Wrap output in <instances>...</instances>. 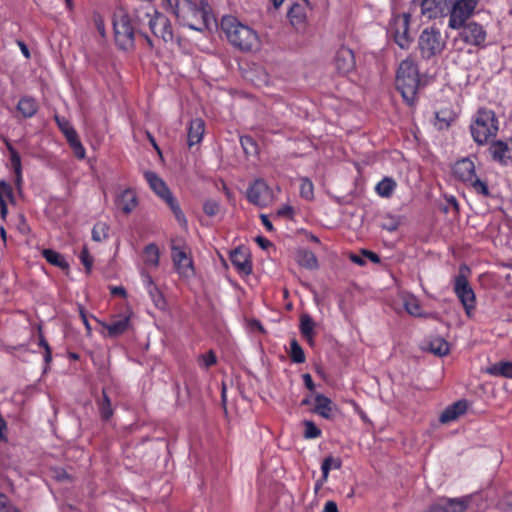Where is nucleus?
<instances>
[{"instance_id": "f257e3e1", "label": "nucleus", "mask_w": 512, "mask_h": 512, "mask_svg": "<svg viewBox=\"0 0 512 512\" xmlns=\"http://www.w3.org/2000/svg\"><path fill=\"white\" fill-rule=\"evenodd\" d=\"M171 8L177 20L192 30L203 31L210 21V5L206 0L196 3L192 0H163Z\"/></svg>"}, {"instance_id": "f03ea898", "label": "nucleus", "mask_w": 512, "mask_h": 512, "mask_svg": "<svg viewBox=\"0 0 512 512\" xmlns=\"http://www.w3.org/2000/svg\"><path fill=\"white\" fill-rule=\"evenodd\" d=\"M220 27L228 42L242 52H250L259 45L257 32L234 16H223Z\"/></svg>"}, {"instance_id": "7ed1b4c3", "label": "nucleus", "mask_w": 512, "mask_h": 512, "mask_svg": "<svg viewBox=\"0 0 512 512\" xmlns=\"http://www.w3.org/2000/svg\"><path fill=\"white\" fill-rule=\"evenodd\" d=\"M419 83L417 64L411 59L403 60L397 69L395 86L404 101L410 106L418 100Z\"/></svg>"}, {"instance_id": "20e7f679", "label": "nucleus", "mask_w": 512, "mask_h": 512, "mask_svg": "<svg viewBox=\"0 0 512 512\" xmlns=\"http://www.w3.org/2000/svg\"><path fill=\"white\" fill-rule=\"evenodd\" d=\"M114 39L121 50H130L135 44V24L133 17L123 7L114 10L112 17Z\"/></svg>"}, {"instance_id": "39448f33", "label": "nucleus", "mask_w": 512, "mask_h": 512, "mask_svg": "<svg viewBox=\"0 0 512 512\" xmlns=\"http://www.w3.org/2000/svg\"><path fill=\"white\" fill-rule=\"evenodd\" d=\"M144 178L146 179L147 183L149 184V187L151 190L160 198L162 199L166 205L169 207L171 212L173 213L176 221L182 228H187L188 221L187 218L182 211L179 202L177 199L173 196L171 190L166 185L164 180L160 178L155 172L153 171H146L144 173Z\"/></svg>"}, {"instance_id": "423d86ee", "label": "nucleus", "mask_w": 512, "mask_h": 512, "mask_svg": "<svg viewBox=\"0 0 512 512\" xmlns=\"http://www.w3.org/2000/svg\"><path fill=\"white\" fill-rule=\"evenodd\" d=\"M410 13L395 14L389 22L388 33L401 49H408L413 42L410 33Z\"/></svg>"}, {"instance_id": "0eeeda50", "label": "nucleus", "mask_w": 512, "mask_h": 512, "mask_svg": "<svg viewBox=\"0 0 512 512\" xmlns=\"http://www.w3.org/2000/svg\"><path fill=\"white\" fill-rule=\"evenodd\" d=\"M420 53L423 58L430 59L431 57L440 54L444 47L445 42L442 39L439 29L433 27L425 28L418 41Z\"/></svg>"}, {"instance_id": "6e6552de", "label": "nucleus", "mask_w": 512, "mask_h": 512, "mask_svg": "<svg viewBox=\"0 0 512 512\" xmlns=\"http://www.w3.org/2000/svg\"><path fill=\"white\" fill-rule=\"evenodd\" d=\"M479 0H453L452 7L449 8L448 26L451 29L459 30L463 24L474 14Z\"/></svg>"}, {"instance_id": "1a4fd4ad", "label": "nucleus", "mask_w": 512, "mask_h": 512, "mask_svg": "<svg viewBox=\"0 0 512 512\" xmlns=\"http://www.w3.org/2000/svg\"><path fill=\"white\" fill-rule=\"evenodd\" d=\"M246 199L257 207L265 208L273 202L274 193L264 179L258 178L248 186Z\"/></svg>"}, {"instance_id": "9d476101", "label": "nucleus", "mask_w": 512, "mask_h": 512, "mask_svg": "<svg viewBox=\"0 0 512 512\" xmlns=\"http://www.w3.org/2000/svg\"><path fill=\"white\" fill-rule=\"evenodd\" d=\"M463 268H460V272H462ZM454 292L463 305L466 315L471 317L476 307V297L467 278L462 273L454 279Z\"/></svg>"}, {"instance_id": "9b49d317", "label": "nucleus", "mask_w": 512, "mask_h": 512, "mask_svg": "<svg viewBox=\"0 0 512 512\" xmlns=\"http://www.w3.org/2000/svg\"><path fill=\"white\" fill-rule=\"evenodd\" d=\"M171 258L175 271L180 277L190 278L195 275L192 256L184 246L171 244Z\"/></svg>"}, {"instance_id": "f8f14e48", "label": "nucleus", "mask_w": 512, "mask_h": 512, "mask_svg": "<svg viewBox=\"0 0 512 512\" xmlns=\"http://www.w3.org/2000/svg\"><path fill=\"white\" fill-rule=\"evenodd\" d=\"M147 16L149 17L148 26L153 35L165 43H173L174 33L169 18L157 10H154L153 14L147 13Z\"/></svg>"}, {"instance_id": "ddd939ff", "label": "nucleus", "mask_w": 512, "mask_h": 512, "mask_svg": "<svg viewBox=\"0 0 512 512\" xmlns=\"http://www.w3.org/2000/svg\"><path fill=\"white\" fill-rule=\"evenodd\" d=\"M453 0H421V15L427 20L448 16Z\"/></svg>"}, {"instance_id": "4468645a", "label": "nucleus", "mask_w": 512, "mask_h": 512, "mask_svg": "<svg viewBox=\"0 0 512 512\" xmlns=\"http://www.w3.org/2000/svg\"><path fill=\"white\" fill-rule=\"evenodd\" d=\"M460 109L451 103H444L435 110V125L439 128H449L457 125Z\"/></svg>"}, {"instance_id": "2eb2a0df", "label": "nucleus", "mask_w": 512, "mask_h": 512, "mask_svg": "<svg viewBox=\"0 0 512 512\" xmlns=\"http://www.w3.org/2000/svg\"><path fill=\"white\" fill-rule=\"evenodd\" d=\"M459 37L469 45L480 46L486 40V31L476 22H468L460 28Z\"/></svg>"}, {"instance_id": "dca6fc26", "label": "nucleus", "mask_w": 512, "mask_h": 512, "mask_svg": "<svg viewBox=\"0 0 512 512\" xmlns=\"http://www.w3.org/2000/svg\"><path fill=\"white\" fill-rule=\"evenodd\" d=\"M334 64L340 74H348L355 68L354 52L347 47H340L335 54Z\"/></svg>"}, {"instance_id": "f3484780", "label": "nucleus", "mask_w": 512, "mask_h": 512, "mask_svg": "<svg viewBox=\"0 0 512 512\" xmlns=\"http://www.w3.org/2000/svg\"><path fill=\"white\" fill-rule=\"evenodd\" d=\"M230 261L238 273L250 275L252 273V262L249 253L242 248H235L230 253Z\"/></svg>"}, {"instance_id": "a211bd4d", "label": "nucleus", "mask_w": 512, "mask_h": 512, "mask_svg": "<svg viewBox=\"0 0 512 512\" xmlns=\"http://www.w3.org/2000/svg\"><path fill=\"white\" fill-rule=\"evenodd\" d=\"M454 176L467 184L476 176L475 164L470 158H462L453 165Z\"/></svg>"}, {"instance_id": "6ab92c4d", "label": "nucleus", "mask_w": 512, "mask_h": 512, "mask_svg": "<svg viewBox=\"0 0 512 512\" xmlns=\"http://www.w3.org/2000/svg\"><path fill=\"white\" fill-rule=\"evenodd\" d=\"M307 6L306 3H294L288 10L287 17L290 24L296 30H303L307 24Z\"/></svg>"}, {"instance_id": "aec40b11", "label": "nucleus", "mask_w": 512, "mask_h": 512, "mask_svg": "<svg viewBox=\"0 0 512 512\" xmlns=\"http://www.w3.org/2000/svg\"><path fill=\"white\" fill-rule=\"evenodd\" d=\"M115 205L124 214H130L138 205L136 192L131 188L125 189L116 197Z\"/></svg>"}, {"instance_id": "412c9836", "label": "nucleus", "mask_w": 512, "mask_h": 512, "mask_svg": "<svg viewBox=\"0 0 512 512\" xmlns=\"http://www.w3.org/2000/svg\"><path fill=\"white\" fill-rule=\"evenodd\" d=\"M468 409L467 400H458L457 402L447 406L439 417L442 424H447L458 419L465 414Z\"/></svg>"}, {"instance_id": "4be33fe9", "label": "nucleus", "mask_w": 512, "mask_h": 512, "mask_svg": "<svg viewBox=\"0 0 512 512\" xmlns=\"http://www.w3.org/2000/svg\"><path fill=\"white\" fill-rule=\"evenodd\" d=\"M334 404L330 398L324 394L317 393L314 396V408L311 410L324 419L330 420L333 417Z\"/></svg>"}, {"instance_id": "5701e85b", "label": "nucleus", "mask_w": 512, "mask_h": 512, "mask_svg": "<svg viewBox=\"0 0 512 512\" xmlns=\"http://www.w3.org/2000/svg\"><path fill=\"white\" fill-rule=\"evenodd\" d=\"M466 504L457 499H441L432 504L425 512H464Z\"/></svg>"}, {"instance_id": "b1692460", "label": "nucleus", "mask_w": 512, "mask_h": 512, "mask_svg": "<svg viewBox=\"0 0 512 512\" xmlns=\"http://www.w3.org/2000/svg\"><path fill=\"white\" fill-rule=\"evenodd\" d=\"M473 122L481 128H498V119L493 110L479 108L473 117Z\"/></svg>"}, {"instance_id": "393cba45", "label": "nucleus", "mask_w": 512, "mask_h": 512, "mask_svg": "<svg viewBox=\"0 0 512 512\" xmlns=\"http://www.w3.org/2000/svg\"><path fill=\"white\" fill-rule=\"evenodd\" d=\"M65 136L69 147L71 148L74 156L78 160H83L86 157V149L83 146L79 135L77 134V130H61Z\"/></svg>"}, {"instance_id": "a878e982", "label": "nucleus", "mask_w": 512, "mask_h": 512, "mask_svg": "<svg viewBox=\"0 0 512 512\" xmlns=\"http://www.w3.org/2000/svg\"><path fill=\"white\" fill-rule=\"evenodd\" d=\"M7 200L14 202L13 188L9 183L0 181V217L3 221L8 215Z\"/></svg>"}, {"instance_id": "bb28decb", "label": "nucleus", "mask_w": 512, "mask_h": 512, "mask_svg": "<svg viewBox=\"0 0 512 512\" xmlns=\"http://www.w3.org/2000/svg\"><path fill=\"white\" fill-rule=\"evenodd\" d=\"M102 325L105 329H107L109 337H117L124 334L128 330L130 325V317L123 316L113 320L111 323H103Z\"/></svg>"}, {"instance_id": "cd10ccee", "label": "nucleus", "mask_w": 512, "mask_h": 512, "mask_svg": "<svg viewBox=\"0 0 512 512\" xmlns=\"http://www.w3.org/2000/svg\"><path fill=\"white\" fill-rule=\"evenodd\" d=\"M5 144L10 153V163H11V168L13 169V172L15 174L16 185L19 186L22 182L21 158H20L19 153L16 151V149L13 147V145L8 140H5Z\"/></svg>"}, {"instance_id": "c85d7f7f", "label": "nucleus", "mask_w": 512, "mask_h": 512, "mask_svg": "<svg viewBox=\"0 0 512 512\" xmlns=\"http://www.w3.org/2000/svg\"><path fill=\"white\" fill-rule=\"evenodd\" d=\"M491 153L494 160H497L501 163H506L507 160L511 159L510 155L511 150L508 144L501 140H496L492 142Z\"/></svg>"}, {"instance_id": "c756f323", "label": "nucleus", "mask_w": 512, "mask_h": 512, "mask_svg": "<svg viewBox=\"0 0 512 512\" xmlns=\"http://www.w3.org/2000/svg\"><path fill=\"white\" fill-rule=\"evenodd\" d=\"M143 261L146 266L158 268L160 261V251L156 244L150 243L143 250Z\"/></svg>"}, {"instance_id": "7c9ffc66", "label": "nucleus", "mask_w": 512, "mask_h": 512, "mask_svg": "<svg viewBox=\"0 0 512 512\" xmlns=\"http://www.w3.org/2000/svg\"><path fill=\"white\" fill-rule=\"evenodd\" d=\"M97 407L103 421H108L112 418L114 409L105 389L102 390V397L97 400Z\"/></svg>"}, {"instance_id": "2f4dec72", "label": "nucleus", "mask_w": 512, "mask_h": 512, "mask_svg": "<svg viewBox=\"0 0 512 512\" xmlns=\"http://www.w3.org/2000/svg\"><path fill=\"white\" fill-rule=\"evenodd\" d=\"M397 183L392 177H384L375 186L376 193L383 198H390L396 190Z\"/></svg>"}, {"instance_id": "473e14b6", "label": "nucleus", "mask_w": 512, "mask_h": 512, "mask_svg": "<svg viewBox=\"0 0 512 512\" xmlns=\"http://www.w3.org/2000/svg\"><path fill=\"white\" fill-rule=\"evenodd\" d=\"M17 109L24 117H32L38 110V103L33 97L25 96L19 100Z\"/></svg>"}, {"instance_id": "72a5a7b5", "label": "nucleus", "mask_w": 512, "mask_h": 512, "mask_svg": "<svg viewBox=\"0 0 512 512\" xmlns=\"http://www.w3.org/2000/svg\"><path fill=\"white\" fill-rule=\"evenodd\" d=\"M42 255L45 258V260L53 265L56 266L62 270L68 269L69 264L65 260V258L57 251H54L52 249H44L42 251Z\"/></svg>"}, {"instance_id": "f704fd0d", "label": "nucleus", "mask_w": 512, "mask_h": 512, "mask_svg": "<svg viewBox=\"0 0 512 512\" xmlns=\"http://www.w3.org/2000/svg\"><path fill=\"white\" fill-rule=\"evenodd\" d=\"M297 262L300 266L311 270L318 267V260L315 254L305 249L297 253Z\"/></svg>"}, {"instance_id": "c9c22d12", "label": "nucleus", "mask_w": 512, "mask_h": 512, "mask_svg": "<svg viewBox=\"0 0 512 512\" xmlns=\"http://www.w3.org/2000/svg\"><path fill=\"white\" fill-rule=\"evenodd\" d=\"M489 373L493 376H501L512 379V362L500 361L492 365Z\"/></svg>"}, {"instance_id": "e433bc0d", "label": "nucleus", "mask_w": 512, "mask_h": 512, "mask_svg": "<svg viewBox=\"0 0 512 512\" xmlns=\"http://www.w3.org/2000/svg\"><path fill=\"white\" fill-rule=\"evenodd\" d=\"M466 185H468L472 191L482 197L488 198L491 197L492 194L488 187V183L486 181L481 180L477 175L470 180Z\"/></svg>"}, {"instance_id": "4c0bfd02", "label": "nucleus", "mask_w": 512, "mask_h": 512, "mask_svg": "<svg viewBox=\"0 0 512 512\" xmlns=\"http://www.w3.org/2000/svg\"><path fill=\"white\" fill-rule=\"evenodd\" d=\"M314 321L308 314H303L300 317V331L304 338L310 343L313 341L314 334Z\"/></svg>"}, {"instance_id": "58836bf2", "label": "nucleus", "mask_w": 512, "mask_h": 512, "mask_svg": "<svg viewBox=\"0 0 512 512\" xmlns=\"http://www.w3.org/2000/svg\"><path fill=\"white\" fill-rule=\"evenodd\" d=\"M299 185L300 197L306 201L314 200V184L308 177H301Z\"/></svg>"}, {"instance_id": "ea45409f", "label": "nucleus", "mask_w": 512, "mask_h": 512, "mask_svg": "<svg viewBox=\"0 0 512 512\" xmlns=\"http://www.w3.org/2000/svg\"><path fill=\"white\" fill-rule=\"evenodd\" d=\"M342 467V461L338 457L327 456L324 458L321 464V472L323 474V480H328L329 473L332 469H340Z\"/></svg>"}, {"instance_id": "a19ab883", "label": "nucleus", "mask_w": 512, "mask_h": 512, "mask_svg": "<svg viewBox=\"0 0 512 512\" xmlns=\"http://www.w3.org/2000/svg\"><path fill=\"white\" fill-rule=\"evenodd\" d=\"M240 143L247 156H256L259 153V146L255 139L248 135L240 136Z\"/></svg>"}, {"instance_id": "79ce46f5", "label": "nucleus", "mask_w": 512, "mask_h": 512, "mask_svg": "<svg viewBox=\"0 0 512 512\" xmlns=\"http://www.w3.org/2000/svg\"><path fill=\"white\" fill-rule=\"evenodd\" d=\"M474 141L479 145H485L496 137L497 130H470Z\"/></svg>"}, {"instance_id": "37998d69", "label": "nucleus", "mask_w": 512, "mask_h": 512, "mask_svg": "<svg viewBox=\"0 0 512 512\" xmlns=\"http://www.w3.org/2000/svg\"><path fill=\"white\" fill-rule=\"evenodd\" d=\"M289 356L291 361L297 364L304 363L306 360L304 350L296 339L290 341Z\"/></svg>"}, {"instance_id": "c03bdc74", "label": "nucleus", "mask_w": 512, "mask_h": 512, "mask_svg": "<svg viewBox=\"0 0 512 512\" xmlns=\"http://www.w3.org/2000/svg\"><path fill=\"white\" fill-rule=\"evenodd\" d=\"M429 347L430 351L438 356H444L449 353V344L445 339L441 337H437L431 340Z\"/></svg>"}, {"instance_id": "a18cd8bd", "label": "nucleus", "mask_w": 512, "mask_h": 512, "mask_svg": "<svg viewBox=\"0 0 512 512\" xmlns=\"http://www.w3.org/2000/svg\"><path fill=\"white\" fill-rule=\"evenodd\" d=\"M110 227L105 222H97L92 229V239L101 242L108 238Z\"/></svg>"}, {"instance_id": "49530a36", "label": "nucleus", "mask_w": 512, "mask_h": 512, "mask_svg": "<svg viewBox=\"0 0 512 512\" xmlns=\"http://www.w3.org/2000/svg\"><path fill=\"white\" fill-rule=\"evenodd\" d=\"M304 433L303 437L305 439H316L322 435L321 429L311 420H304Z\"/></svg>"}, {"instance_id": "de8ad7c7", "label": "nucleus", "mask_w": 512, "mask_h": 512, "mask_svg": "<svg viewBox=\"0 0 512 512\" xmlns=\"http://www.w3.org/2000/svg\"><path fill=\"white\" fill-rule=\"evenodd\" d=\"M38 338H39V341H38L39 347L44 349V355H43L44 361L46 364H50L52 361V350H51V347L48 344L46 338L43 335L41 326H38Z\"/></svg>"}, {"instance_id": "09e8293b", "label": "nucleus", "mask_w": 512, "mask_h": 512, "mask_svg": "<svg viewBox=\"0 0 512 512\" xmlns=\"http://www.w3.org/2000/svg\"><path fill=\"white\" fill-rule=\"evenodd\" d=\"M141 278L147 292H155L161 298V292L159 291L151 275L147 271H141Z\"/></svg>"}, {"instance_id": "8fccbe9b", "label": "nucleus", "mask_w": 512, "mask_h": 512, "mask_svg": "<svg viewBox=\"0 0 512 512\" xmlns=\"http://www.w3.org/2000/svg\"><path fill=\"white\" fill-rule=\"evenodd\" d=\"M203 211L209 217L217 215L220 211L219 202L214 199L206 200L203 204Z\"/></svg>"}, {"instance_id": "3c124183", "label": "nucleus", "mask_w": 512, "mask_h": 512, "mask_svg": "<svg viewBox=\"0 0 512 512\" xmlns=\"http://www.w3.org/2000/svg\"><path fill=\"white\" fill-rule=\"evenodd\" d=\"M405 310L412 316L421 317L422 307L416 299H412L405 302Z\"/></svg>"}, {"instance_id": "603ef678", "label": "nucleus", "mask_w": 512, "mask_h": 512, "mask_svg": "<svg viewBox=\"0 0 512 512\" xmlns=\"http://www.w3.org/2000/svg\"><path fill=\"white\" fill-rule=\"evenodd\" d=\"M204 130H188L187 143L192 147L201 142Z\"/></svg>"}, {"instance_id": "864d4df0", "label": "nucleus", "mask_w": 512, "mask_h": 512, "mask_svg": "<svg viewBox=\"0 0 512 512\" xmlns=\"http://www.w3.org/2000/svg\"><path fill=\"white\" fill-rule=\"evenodd\" d=\"M276 215L278 217L293 220L295 216V209L291 205L286 204L277 210Z\"/></svg>"}, {"instance_id": "5fc2aeb1", "label": "nucleus", "mask_w": 512, "mask_h": 512, "mask_svg": "<svg viewBox=\"0 0 512 512\" xmlns=\"http://www.w3.org/2000/svg\"><path fill=\"white\" fill-rule=\"evenodd\" d=\"M200 359L203 361V366L205 368H209L215 365L217 362L216 355L212 350H209L206 354L201 355Z\"/></svg>"}, {"instance_id": "6e6d98bb", "label": "nucleus", "mask_w": 512, "mask_h": 512, "mask_svg": "<svg viewBox=\"0 0 512 512\" xmlns=\"http://www.w3.org/2000/svg\"><path fill=\"white\" fill-rule=\"evenodd\" d=\"M80 260L82 262V264L84 265L85 269L87 272H90L91 271V268H92V264H93V261H92V258L90 257L89 253H88V250L87 249H84L81 253H80Z\"/></svg>"}, {"instance_id": "4d7b16f0", "label": "nucleus", "mask_w": 512, "mask_h": 512, "mask_svg": "<svg viewBox=\"0 0 512 512\" xmlns=\"http://www.w3.org/2000/svg\"><path fill=\"white\" fill-rule=\"evenodd\" d=\"M360 253L366 259L370 260L371 262H373L375 264H379L381 262L380 256L378 254H376L375 252L371 251V250L361 249Z\"/></svg>"}, {"instance_id": "13d9d810", "label": "nucleus", "mask_w": 512, "mask_h": 512, "mask_svg": "<svg viewBox=\"0 0 512 512\" xmlns=\"http://www.w3.org/2000/svg\"><path fill=\"white\" fill-rule=\"evenodd\" d=\"M302 379H303L305 387L309 391L313 392L315 390L316 386H315V383H314V381L312 379V376L309 373H305V374L302 375Z\"/></svg>"}, {"instance_id": "bf43d9fd", "label": "nucleus", "mask_w": 512, "mask_h": 512, "mask_svg": "<svg viewBox=\"0 0 512 512\" xmlns=\"http://www.w3.org/2000/svg\"><path fill=\"white\" fill-rule=\"evenodd\" d=\"M349 259L351 260V262H353L354 264H357L359 266L366 265L365 257L362 256L361 253L360 254L351 253L349 255Z\"/></svg>"}, {"instance_id": "052dcab7", "label": "nucleus", "mask_w": 512, "mask_h": 512, "mask_svg": "<svg viewBox=\"0 0 512 512\" xmlns=\"http://www.w3.org/2000/svg\"><path fill=\"white\" fill-rule=\"evenodd\" d=\"M260 219L262 225L268 232H273L275 230L272 222L270 221L269 217L266 214H261Z\"/></svg>"}, {"instance_id": "680f3d73", "label": "nucleus", "mask_w": 512, "mask_h": 512, "mask_svg": "<svg viewBox=\"0 0 512 512\" xmlns=\"http://www.w3.org/2000/svg\"><path fill=\"white\" fill-rule=\"evenodd\" d=\"M95 25L99 33L104 36L105 35V26L103 19L100 16L95 17L94 19Z\"/></svg>"}, {"instance_id": "e2e57ef3", "label": "nucleus", "mask_w": 512, "mask_h": 512, "mask_svg": "<svg viewBox=\"0 0 512 512\" xmlns=\"http://www.w3.org/2000/svg\"><path fill=\"white\" fill-rule=\"evenodd\" d=\"M324 512H339L337 504L334 501H327L324 506Z\"/></svg>"}, {"instance_id": "0e129e2a", "label": "nucleus", "mask_w": 512, "mask_h": 512, "mask_svg": "<svg viewBox=\"0 0 512 512\" xmlns=\"http://www.w3.org/2000/svg\"><path fill=\"white\" fill-rule=\"evenodd\" d=\"M80 316H81L82 322L86 328L87 334L88 335L91 334L92 328L90 326V323L88 321V318H87L85 312L82 309L80 310Z\"/></svg>"}, {"instance_id": "69168bd1", "label": "nucleus", "mask_w": 512, "mask_h": 512, "mask_svg": "<svg viewBox=\"0 0 512 512\" xmlns=\"http://www.w3.org/2000/svg\"><path fill=\"white\" fill-rule=\"evenodd\" d=\"M8 508V497L0 493V512H6V509Z\"/></svg>"}, {"instance_id": "338daca9", "label": "nucleus", "mask_w": 512, "mask_h": 512, "mask_svg": "<svg viewBox=\"0 0 512 512\" xmlns=\"http://www.w3.org/2000/svg\"><path fill=\"white\" fill-rule=\"evenodd\" d=\"M18 45L20 47L21 52L26 58H30V51L27 45L23 41H18Z\"/></svg>"}, {"instance_id": "774afa93", "label": "nucleus", "mask_w": 512, "mask_h": 512, "mask_svg": "<svg viewBox=\"0 0 512 512\" xmlns=\"http://www.w3.org/2000/svg\"><path fill=\"white\" fill-rule=\"evenodd\" d=\"M256 241L259 244V246L262 248H266L271 245V242L262 236L257 237Z\"/></svg>"}]
</instances>
